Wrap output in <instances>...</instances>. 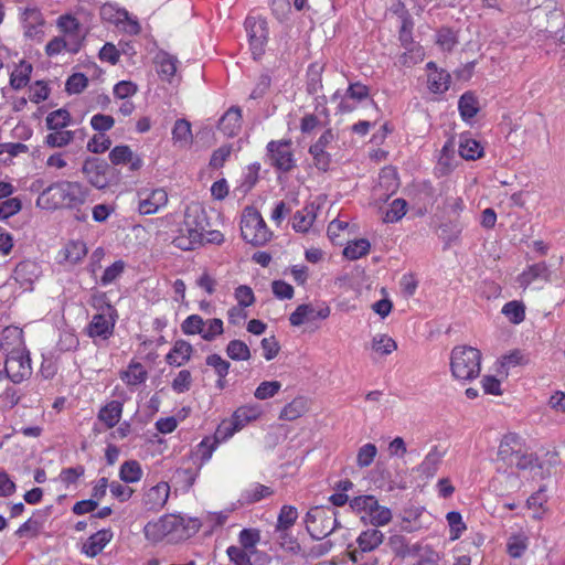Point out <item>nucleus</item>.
Wrapping results in <instances>:
<instances>
[{
	"label": "nucleus",
	"instance_id": "1",
	"mask_svg": "<svg viewBox=\"0 0 565 565\" xmlns=\"http://www.w3.org/2000/svg\"><path fill=\"white\" fill-rule=\"evenodd\" d=\"M88 189L79 182L61 181L47 186L38 202L45 201L49 209H76L85 203Z\"/></svg>",
	"mask_w": 565,
	"mask_h": 565
},
{
	"label": "nucleus",
	"instance_id": "2",
	"mask_svg": "<svg viewBox=\"0 0 565 565\" xmlns=\"http://www.w3.org/2000/svg\"><path fill=\"white\" fill-rule=\"evenodd\" d=\"M93 307L98 310V313L93 316L92 321L87 326V334L92 339L107 340L114 333L118 319L117 310L107 301L105 294L94 296Z\"/></svg>",
	"mask_w": 565,
	"mask_h": 565
},
{
	"label": "nucleus",
	"instance_id": "3",
	"mask_svg": "<svg viewBox=\"0 0 565 565\" xmlns=\"http://www.w3.org/2000/svg\"><path fill=\"white\" fill-rule=\"evenodd\" d=\"M481 352L469 345H458L451 350L450 371L455 379L470 381L480 374Z\"/></svg>",
	"mask_w": 565,
	"mask_h": 565
},
{
	"label": "nucleus",
	"instance_id": "4",
	"mask_svg": "<svg viewBox=\"0 0 565 565\" xmlns=\"http://www.w3.org/2000/svg\"><path fill=\"white\" fill-rule=\"evenodd\" d=\"M395 12L398 13L401 19L398 40L401 45L405 49V52L399 56V63L404 66L415 65L423 61L425 53L423 47L413 40V19L403 3L398 4V9L395 10Z\"/></svg>",
	"mask_w": 565,
	"mask_h": 565
},
{
	"label": "nucleus",
	"instance_id": "5",
	"mask_svg": "<svg viewBox=\"0 0 565 565\" xmlns=\"http://www.w3.org/2000/svg\"><path fill=\"white\" fill-rule=\"evenodd\" d=\"M241 234L246 243L254 246H262L271 237V232L267 227L262 214L254 206H246L243 211Z\"/></svg>",
	"mask_w": 565,
	"mask_h": 565
},
{
	"label": "nucleus",
	"instance_id": "6",
	"mask_svg": "<svg viewBox=\"0 0 565 565\" xmlns=\"http://www.w3.org/2000/svg\"><path fill=\"white\" fill-rule=\"evenodd\" d=\"M306 529L313 540H322L333 533L340 525L337 512L320 507L311 508L305 518Z\"/></svg>",
	"mask_w": 565,
	"mask_h": 565
},
{
	"label": "nucleus",
	"instance_id": "7",
	"mask_svg": "<svg viewBox=\"0 0 565 565\" xmlns=\"http://www.w3.org/2000/svg\"><path fill=\"white\" fill-rule=\"evenodd\" d=\"M245 29L248 36L249 47L253 57L256 60L265 52L268 39V28L265 19L260 17H247Z\"/></svg>",
	"mask_w": 565,
	"mask_h": 565
},
{
	"label": "nucleus",
	"instance_id": "8",
	"mask_svg": "<svg viewBox=\"0 0 565 565\" xmlns=\"http://www.w3.org/2000/svg\"><path fill=\"white\" fill-rule=\"evenodd\" d=\"M267 156L270 164L277 170L289 172L296 166L291 150V140H271L267 143Z\"/></svg>",
	"mask_w": 565,
	"mask_h": 565
},
{
	"label": "nucleus",
	"instance_id": "9",
	"mask_svg": "<svg viewBox=\"0 0 565 565\" xmlns=\"http://www.w3.org/2000/svg\"><path fill=\"white\" fill-rule=\"evenodd\" d=\"M7 376L13 383H21L32 374L31 359L23 350H12L6 360Z\"/></svg>",
	"mask_w": 565,
	"mask_h": 565
},
{
	"label": "nucleus",
	"instance_id": "10",
	"mask_svg": "<svg viewBox=\"0 0 565 565\" xmlns=\"http://www.w3.org/2000/svg\"><path fill=\"white\" fill-rule=\"evenodd\" d=\"M82 172L86 177L90 185L103 190L109 185V166L99 158H87L82 167Z\"/></svg>",
	"mask_w": 565,
	"mask_h": 565
},
{
	"label": "nucleus",
	"instance_id": "11",
	"mask_svg": "<svg viewBox=\"0 0 565 565\" xmlns=\"http://www.w3.org/2000/svg\"><path fill=\"white\" fill-rule=\"evenodd\" d=\"M138 196V211L142 215L154 214L168 203V193L163 189H154L150 192L141 191Z\"/></svg>",
	"mask_w": 565,
	"mask_h": 565
},
{
	"label": "nucleus",
	"instance_id": "12",
	"mask_svg": "<svg viewBox=\"0 0 565 565\" xmlns=\"http://www.w3.org/2000/svg\"><path fill=\"white\" fill-rule=\"evenodd\" d=\"M329 316L330 308L326 305L316 308L312 303H303L299 305L290 315L289 321L291 326L299 327L316 319H326Z\"/></svg>",
	"mask_w": 565,
	"mask_h": 565
},
{
	"label": "nucleus",
	"instance_id": "13",
	"mask_svg": "<svg viewBox=\"0 0 565 565\" xmlns=\"http://www.w3.org/2000/svg\"><path fill=\"white\" fill-rule=\"evenodd\" d=\"M524 447L522 438L514 433L504 435L498 448V460L508 467H513L515 457Z\"/></svg>",
	"mask_w": 565,
	"mask_h": 565
},
{
	"label": "nucleus",
	"instance_id": "14",
	"mask_svg": "<svg viewBox=\"0 0 565 565\" xmlns=\"http://www.w3.org/2000/svg\"><path fill=\"white\" fill-rule=\"evenodd\" d=\"M163 522L168 534L175 533L179 537H189L200 529L196 519L185 520L183 516L175 514L164 515Z\"/></svg>",
	"mask_w": 565,
	"mask_h": 565
},
{
	"label": "nucleus",
	"instance_id": "15",
	"mask_svg": "<svg viewBox=\"0 0 565 565\" xmlns=\"http://www.w3.org/2000/svg\"><path fill=\"white\" fill-rule=\"evenodd\" d=\"M262 415V408L257 404H249L238 407L232 416V428H226L222 439L231 437L235 431L241 430L246 424L256 420Z\"/></svg>",
	"mask_w": 565,
	"mask_h": 565
},
{
	"label": "nucleus",
	"instance_id": "16",
	"mask_svg": "<svg viewBox=\"0 0 565 565\" xmlns=\"http://www.w3.org/2000/svg\"><path fill=\"white\" fill-rule=\"evenodd\" d=\"M170 486L167 482H159L145 491L142 498L143 507L149 511H158L164 507L169 499Z\"/></svg>",
	"mask_w": 565,
	"mask_h": 565
},
{
	"label": "nucleus",
	"instance_id": "17",
	"mask_svg": "<svg viewBox=\"0 0 565 565\" xmlns=\"http://www.w3.org/2000/svg\"><path fill=\"white\" fill-rule=\"evenodd\" d=\"M24 35L31 40H41L44 31V19L36 8H26L22 14Z\"/></svg>",
	"mask_w": 565,
	"mask_h": 565
},
{
	"label": "nucleus",
	"instance_id": "18",
	"mask_svg": "<svg viewBox=\"0 0 565 565\" xmlns=\"http://www.w3.org/2000/svg\"><path fill=\"white\" fill-rule=\"evenodd\" d=\"M182 224L201 232L203 236L204 232L210 226L205 210L198 203H192L186 206Z\"/></svg>",
	"mask_w": 565,
	"mask_h": 565
},
{
	"label": "nucleus",
	"instance_id": "19",
	"mask_svg": "<svg viewBox=\"0 0 565 565\" xmlns=\"http://www.w3.org/2000/svg\"><path fill=\"white\" fill-rule=\"evenodd\" d=\"M204 236L201 232H198L191 227L181 225L178 236L174 237L173 244L175 247L182 250H191L198 246L203 245Z\"/></svg>",
	"mask_w": 565,
	"mask_h": 565
},
{
	"label": "nucleus",
	"instance_id": "20",
	"mask_svg": "<svg viewBox=\"0 0 565 565\" xmlns=\"http://www.w3.org/2000/svg\"><path fill=\"white\" fill-rule=\"evenodd\" d=\"M109 160L113 164L129 163L131 171H137L142 167V160L136 156L128 146H116L109 152Z\"/></svg>",
	"mask_w": 565,
	"mask_h": 565
},
{
	"label": "nucleus",
	"instance_id": "21",
	"mask_svg": "<svg viewBox=\"0 0 565 565\" xmlns=\"http://www.w3.org/2000/svg\"><path fill=\"white\" fill-rule=\"evenodd\" d=\"M242 127V110L232 106L218 120V129L227 137L236 136Z\"/></svg>",
	"mask_w": 565,
	"mask_h": 565
},
{
	"label": "nucleus",
	"instance_id": "22",
	"mask_svg": "<svg viewBox=\"0 0 565 565\" xmlns=\"http://www.w3.org/2000/svg\"><path fill=\"white\" fill-rule=\"evenodd\" d=\"M456 143L454 139H448L443 146L438 162H437V171L440 175L449 174L457 166L456 160Z\"/></svg>",
	"mask_w": 565,
	"mask_h": 565
},
{
	"label": "nucleus",
	"instance_id": "23",
	"mask_svg": "<svg viewBox=\"0 0 565 565\" xmlns=\"http://www.w3.org/2000/svg\"><path fill=\"white\" fill-rule=\"evenodd\" d=\"M193 353V347L185 340H177L170 350V352L166 356V361L169 365L172 366H182L190 359Z\"/></svg>",
	"mask_w": 565,
	"mask_h": 565
},
{
	"label": "nucleus",
	"instance_id": "24",
	"mask_svg": "<svg viewBox=\"0 0 565 565\" xmlns=\"http://www.w3.org/2000/svg\"><path fill=\"white\" fill-rule=\"evenodd\" d=\"M111 537L113 533L110 530L97 531L83 544L82 552L89 557H95L110 542Z\"/></svg>",
	"mask_w": 565,
	"mask_h": 565
},
{
	"label": "nucleus",
	"instance_id": "25",
	"mask_svg": "<svg viewBox=\"0 0 565 565\" xmlns=\"http://www.w3.org/2000/svg\"><path fill=\"white\" fill-rule=\"evenodd\" d=\"M119 376L128 387H136L147 381L148 372L140 362L131 361L126 370L120 371Z\"/></svg>",
	"mask_w": 565,
	"mask_h": 565
},
{
	"label": "nucleus",
	"instance_id": "26",
	"mask_svg": "<svg viewBox=\"0 0 565 565\" xmlns=\"http://www.w3.org/2000/svg\"><path fill=\"white\" fill-rule=\"evenodd\" d=\"M536 280L550 281L551 271L544 262L531 265L519 276V282L521 287L526 288Z\"/></svg>",
	"mask_w": 565,
	"mask_h": 565
},
{
	"label": "nucleus",
	"instance_id": "27",
	"mask_svg": "<svg viewBox=\"0 0 565 565\" xmlns=\"http://www.w3.org/2000/svg\"><path fill=\"white\" fill-rule=\"evenodd\" d=\"M384 533L377 527L362 531L356 537V544L362 552L371 553L384 542Z\"/></svg>",
	"mask_w": 565,
	"mask_h": 565
},
{
	"label": "nucleus",
	"instance_id": "28",
	"mask_svg": "<svg viewBox=\"0 0 565 565\" xmlns=\"http://www.w3.org/2000/svg\"><path fill=\"white\" fill-rule=\"evenodd\" d=\"M458 152L465 160H477L483 156V148L476 139L468 135H460Z\"/></svg>",
	"mask_w": 565,
	"mask_h": 565
},
{
	"label": "nucleus",
	"instance_id": "29",
	"mask_svg": "<svg viewBox=\"0 0 565 565\" xmlns=\"http://www.w3.org/2000/svg\"><path fill=\"white\" fill-rule=\"evenodd\" d=\"M444 455V451L439 450L437 446H434L418 466V472L427 478L434 477L441 463Z\"/></svg>",
	"mask_w": 565,
	"mask_h": 565
},
{
	"label": "nucleus",
	"instance_id": "30",
	"mask_svg": "<svg viewBox=\"0 0 565 565\" xmlns=\"http://www.w3.org/2000/svg\"><path fill=\"white\" fill-rule=\"evenodd\" d=\"M122 414V403L119 401H110L98 413V419L103 422L107 428L115 427Z\"/></svg>",
	"mask_w": 565,
	"mask_h": 565
},
{
	"label": "nucleus",
	"instance_id": "31",
	"mask_svg": "<svg viewBox=\"0 0 565 565\" xmlns=\"http://www.w3.org/2000/svg\"><path fill=\"white\" fill-rule=\"evenodd\" d=\"M172 140L174 145L181 148H186L192 145L193 136L191 124L186 119H178L172 128Z\"/></svg>",
	"mask_w": 565,
	"mask_h": 565
},
{
	"label": "nucleus",
	"instance_id": "32",
	"mask_svg": "<svg viewBox=\"0 0 565 565\" xmlns=\"http://www.w3.org/2000/svg\"><path fill=\"white\" fill-rule=\"evenodd\" d=\"M369 522L375 527L384 526L392 521V511L383 505L379 504V501L373 497L372 510L366 512Z\"/></svg>",
	"mask_w": 565,
	"mask_h": 565
},
{
	"label": "nucleus",
	"instance_id": "33",
	"mask_svg": "<svg viewBox=\"0 0 565 565\" xmlns=\"http://www.w3.org/2000/svg\"><path fill=\"white\" fill-rule=\"evenodd\" d=\"M32 65L25 61H21L10 75V85L13 89H21L30 82Z\"/></svg>",
	"mask_w": 565,
	"mask_h": 565
},
{
	"label": "nucleus",
	"instance_id": "34",
	"mask_svg": "<svg viewBox=\"0 0 565 565\" xmlns=\"http://www.w3.org/2000/svg\"><path fill=\"white\" fill-rule=\"evenodd\" d=\"M458 109L463 120L472 119L479 111L478 98L473 93L466 92L458 102Z\"/></svg>",
	"mask_w": 565,
	"mask_h": 565
},
{
	"label": "nucleus",
	"instance_id": "35",
	"mask_svg": "<svg viewBox=\"0 0 565 565\" xmlns=\"http://www.w3.org/2000/svg\"><path fill=\"white\" fill-rule=\"evenodd\" d=\"M156 63L158 65L157 71L160 77L170 82L177 72V57L168 53H160L156 57Z\"/></svg>",
	"mask_w": 565,
	"mask_h": 565
},
{
	"label": "nucleus",
	"instance_id": "36",
	"mask_svg": "<svg viewBox=\"0 0 565 565\" xmlns=\"http://www.w3.org/2000/svg\"><path fill=\"white\" fill-rule=\"evenodd\" d=\"M38 266L35 263L25 260L19 263L13 271L14 278L21 285L32 284L33 280L38 277Z\"/></svg>",
	"mask_w": 565,
	"mask_h": 565
},
{
	"label": "nucleus",
	"instance_id": "37",
	"mask_svg": "<svg viewBox=\"0 0 565 565\" xmlns=\"http://www.w3.org/2000/svg\"><path fill=\"white\" fill-rule=\"evenodd\" d=\"M222 434V428L220 427L216 430V435L214 437H205L198 446L195 455L200 458L201 465L207 462L214 450L217 448L220 443L218 435Z\"/></svg>",
	"mask_w": 565,
	"mask_h": 565
},
{
	"label": "nucleus",
	"instance_id": "38",
	"mask_svg": "<svg viewBox=\"0 0 565 565\" xmlns=\"http://www.w3.org/2000/svg\"><path fill=\"white\" fill-rule=\"evenodd\" d=\"M120 480L125 483L138 482L142 478V469L137 460L125 461L119 470Z\"/></svg>",
	"mask_w": 565,
	"mask_h": 565
},
{
	"label": "nucleus",
	"instance_id": "39",
	"mask_svg": "<svg viewBox=\"0 0 565 565\" xmlns=\"http://www.w3.org/2000/svg\"><path fill=\"white\" fill-rule=\"evenodd\" d=\"M450 75L446 71L435 70L428 75V87L433 93L441 94L448 90Z\"/></svg>",
	"mask_w": 565,
	"mask_h": 565
},
{
	"label": "nucleus",
	"instance_id": "40",
	"mask_svg": "<svg viewBox=\"0 0 565 565\" xmlns=\"http://www.w3.org/2000/svg\"><path fill=\"white\" fill-rule=\"evenodd\" d=\"M315 217L316 215L312 209L305 207L297 211L292 217V228L297 232L305 233L311 227Z\"/></svg>",
	"mask_w": 565,
	"mask_h": 565
},
{
	"label": "nucleus",
	"instance_id": "41",
	"mask_svg": "<svg viewBox=\"0 0 565 565\" xmlns=\"http://www.w3.org/2000/svg\"><path fill=\"white\" fill-rule=\"evenodd\" d=\"M99 13L102 20L114 24H120L129 20L128 12L126 10L116 8L115 6L109 3L104 4L100 8Z\"/></svg>",
	"mask_w": 565,
	"mask_h": 565
},
{
	"label": "nucleus",
	"instance_id": "42",
	"mask_svg": "<svg viewBox=\"0 0 565 565\" xmlns=\"http://www.w3.org/2000/svg\"><path fill=\"white\" fill-rule=\"evenodd\" d=\"M260 541V532L257 529H244L239 532L237 548H244L245 551L256 553V545Z\"/></svg>",
	"mask_w": 565,
	"mask_h": 565
},
{
	"label": "nucleus",
	"instance_id": "43",
	"mask_svg": "<svg viewBox=\"0 0 565 565\" xmlns=\"http://www.w3.org/2000/svg\"><path fill=\"white\" fill-rule=\"evenodd\" d=\"M370 242L365 238L355 239L350 242L343 249V255L351 260H355L366 255L370 252Z\"/></svg>",
	"mask_w": 565,
	"mask_h": 565
},
{
	"label": "nucleus",
	"instance_id": "44",
	"mask_svg": "<svg viewBox=\"0 0 565 565\" xmlns=\"http://www.w3.org/2000/svg\"><path fill=\"white\" fill-rule=\"evenodd\" d=\"M297 518H298V511L295 507L282 505V508L280 509L278 519H277L276 530L279 532L287 531L295 524Z\"/></svg>",
	"mask_w": 565,
	"mask_h": 565
},
{
	"label": "nucleus",
	"instance_id": "45",
	"mask_svg": "<svg viewBox=\"0 0 565 565\" xmlns=\"http://www.w3.org/2000/svg\"><path fill=\"white\" fill-rule=\"evenodd\" d=\"M226 354L234 361H247L250 359L248 345L241 340H232L226 347Z\"/></svg>",
	"mask_w": 565,
	"mask_h": 565
},
{
	"label": "nucleus",
	"instance_id": "46",
	"mask_svg": "<svg viewBox=\"0 0 565 565\" xmlns=\"http://www.w3.org/2000/svg\"><path fill=\"white\" fill-rule=\"evenodd\" d=\"M86 245L79 241L70 242L64 248V258L71 264L78 263L86 256Z\"/></svg>",
	"mask_w": 565,
	"mask_h": 565
},
{
	"label": "nucleus",
	"instance_id": "47",
	"mask_svg": "<svg viewBox=\"0 0 565 565\" xmlns=\"http://www.w3.org/2000/svg\"><path fill=\"white\" fill-rule=\"evenodd\" d=\"M205 320L200 315H191L181 323V331L186 335L199 334L202 338Z\"/></svg>",
	"mask_w": 565,
	"mask_h": 565
},
{
	"label": "nucleus",
	"instance_id": "48",
	"mask_svg": "<svg viewBox=\"0 0 565 565\" xmlns=\"http://www.w3.org/2000/svg\"><path fill=\"white\" fill-rule=\"evenodd\" d=\"M502 313L514 324L521 323L525 318V307L520 301L507 302L502 308Z\"/></svg>",
	"mask_w": 565,
	"mask_h": 565
},
{
	"label": "nucleus",
	"instance_id": "49",
	"mask_svg": "<svg viewBox=\"0 0 565 565\" xmlns=\"http://www.w3.org/2000/svg\"><path fill=\"white\" fill-rule=\"evenodd\" d=\"M407 211V202L404 199H395L388 206L384 222L395 223L403 218Z\"/></svg>",
	"mask_w": 565,
	"mask_h": 565
},
{
	"label": "nucleus",
	"instance_id": "50",
	"mask_svg": "<svg viewBox=\"0 0 565 565\" xmlns=\"http://www.w3.org/2000/svg\"><path fill=\"white\" fill-rule=\"evenodd\" d=\"M70 119V113L61 108L47 115L46 126L50 130H60L68 125Z\"/></svg>",
	"mask_w": 565,
	"mask_h": 565
},
{
	"label": "nucleus",
	"instance_id": "51",
	"mask_svg": "<svg viewBox=\"0 0 565 565\" xmlns=\"http://www.w3.org/2000/svg\"><path fill=\"white\" fill-rule=\"evenodd\" d=\"M74 138V132L70 130H54L45 137V143L52 148H61L68 145Z\"/></svg>",
	"mask_w": 565,
	"mask_h": 565
},
{
	"label": "nucleus",
	"instance_id": "52",
	"mask_svg": "<svg viewBox=\"0 0 565 565\" xmlns=\"http://www.w3.org/2000/svg\"><path fill=\"white\" fill-rule=\"evenodd\" d=\"M305 411V401L302 398H296L282 408L279 417L285 420H295L299 418Z\"/></svg>",
	"mask_w": 565,
	"mask_h": 565
},
{
	"label": "nucleus",
	"instance_id": "53",
	"mask_svg": "<svg viewBox=\"0 0 565 565\" xmlns=\"http://www.w3.org/2000/svg\"><path fill=\"white\" fill-rule=\"evenodd\" d=\"M377 455V448L374 444L367 443L359 448L356 454V465L360 468H366L372 465Z\"/></svg>",
	"mask_w": 565,
	"mask_h": 565
},
{
	"label": "nucleus",
	"instance_id": "54",
	"mask_svg": "<svg viewBox=\"0 0 565 565\" xmlns=\"http://www.w3.org/2000/svg\"><path fill=\"white\" fill-rule=\"evenodd\" d=\"M143 532L145 536L153 542H158L169 535L164 526L163 516L154 522H148L145 525Z\"/></svg>",
	"mask_w": 565,
	"mask_h": 565
},
{
	"label": "nucleus",
	"instance_id": "55",
	"mask_svg": "<svg viewBox=\"0 0 565 565\" xmlns=\"http://www.w3.org/2000/svg\"><path fill=\"white\" fill-rule=\"evenodd\" d=\"M372 349L382 355H387L397 349V344L391 337L379 334L373 338Z\"/></svg>",
	"mask_w": 565,
	"mask_h": 565
},
{
	"label": "nucleus",
	"instance_id": "56",
	"mask_svg": "<svg viewBox=\"0 0 565 565\" xmlns=\"http://www.w3.org/2000/svg\"><path fill=\"white\" fill-rule=\"evenodd\" d=\"M223 321L218 318H212L205 320V327H203L202 339L204 341H214L218 335L223 334Z\"/></svg>",
	"mask_w": 565,
	"mask_h": 565
},
{
	"label": "nucleus",
	"instance_id": "57",
	"mask_svg": "<svg viewBox=\"0 0 565 565\" xmlns=\"http://www.w3.org/2000/svg\"><path fill=\"white\" fill-rule=\"evenodd\" d=\"M125 268L126 264L124 260H116L114 264H111L104 270V274L100 277V284L103 286L113 284L118 277L121 276Z\"/></svg>",
	"mask_w": 565,
	"mask_h": 565
},
{
	"label": "nucleus",
	"instance_id": "58",
	"mask_svg": "<svg viewBox=\"0 0 565 565\" xmlns=\"http://www.w3.org/2000/svg\"><path fill=\"white\" fill-rule=\"evenodd\" d=\"M446 520L450 527V540L455 541L459 539L461 533L466 530L461 514L457 511H450L447 513Z\"/></svg>",
	"mask_w": 565,
	"mask_h": 565
},
{
	"label": "nucleus",
	"instance_id": "59",
	"mask_svg": "<svg viewBox=\"0 0 565 565\" xmlns=\"http://www.w3.org/2000/svg\"><path fill=\"white\" fill-rule=\"evenodd\" d=\"M226 554L230 561L235 565H253L250 558L255 553L245 551L244 548H237L235 545H231L227 547Z\"/></svg>",
	"mask_w": 565,
	"mask_h": 565
},
{
	"label": "nucleus",
	"instance_id": "60",
	"mask_svg": "<svg viewBox=\"0 0 565 565\" xmlns=\"http://www.w3.org/2000/svg\"><path fill=\"white\" fill-rule=\"evenodd\" d=\"M527 548V539L524 535L511 536L507 544V551L511 557L519 558Z\"/></svg>",
	"mask_w": 565,
	"mask_h": 565
},
{
	"label": "nucleus",
	"instance_id": "61",
	"mask_svg": "<svg viewBox=\"0 0 565 565\" xmlns=\"http://www.w3.org/2000/svg\"><path fill=\"white\" fill-rule=\"evenodd\" d=\"M280 387L281 383L278 381H265L257 386L254 396L257 399H267L275 396Z\"/></svg>",
	"mask_w": 565,
	"mask_h": 565
},
{
	"label": "nucleus",
	"instance_id": "62",
	"mask_svg": "<svg viewBox=\"0 0 565 565\" xmlns=\"http://www.w3.org/2000/svg\"><path fill=\"white\" fill-rule=\"evenodd\" d=\"M206 364L214 369L218 377L224 379L230 371L231 363L224 360L220 354L213 353L206 356Z\"/></svg>",
	"mask_w": 565,
	"mask_h": 565
},
{
	"label": "nucleus",
	"instance_id": "63",
	"mask_svg": "<svg viewBox=\"0 0 565 565\" xmlns=\"http://www.w3.org/2000/svg\"><path fill=\"white\" fill-rule=\"evenodd\" d=\"M513 466H515L520 470H531L534 467L539 466V459L533 452L526 451L523 447L522 450L515 457Z\"/></svg>",
	"mask_w": 565,
	"mask_h": 565
},
{
	"label": "nucleus",
	"instance_id": "64",
	"mask_svg": "<svg viewBox=\"0 0 565 565\" xmlns=\"http://www.w3.org/2000/svg\"><path fill=\"white\" fill-rule=\"evenodd\" d=\"M87 77L82 73H75L67 78L65 88L70 94H79L87 87Z\"/></svg>",
	"mask_w": 565,
	"mask_h": 565
}]
</instances>
